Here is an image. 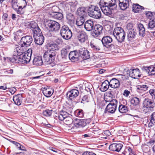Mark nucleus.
Masks as SVG:
<instances>
[{"label":"nucleus","mask_w":155,"mask_h":155,"mask_svg":"<svg viewBox=\"0 0 155 155\" xmlns=\"http://www.w3.org/2000/svg\"><path fill=\"white\" fill-rule=\"evenodd\" d=\"M104 101L106 102L111 103L114 100H116V99H113V97L109 96V95H106L104 98Z\"/></svg>","instance_id":"52"},{"label":"nucleus","mask_w":155,"mask_h":155,"mask_svg":"<svg viewBox=\"0 0 155 155\" xmlns=\"http://www.w3.org/2000/svg\"><path fill=\"white\" fill-rule=\"evenodd\" d=\"M84 22V17H80L77 18L76 24L78 26H81L82 25Z\"/></svg>","instance_id":"45"},{"label":"nucleus","mask_w":155,"mask_h":155,"mask_svg":"<svg viewBox=\"0 0 155 155\" xmlns=\"http://www.w3.org/2000/svg\"><path fill=\"white\" fill-rule=\"evenodd\" d=\"M22 50H21L19 47H17L14 49L12 56L9 58L10 61L13 63L18 62V58L23 52V51L22 52Z\"/></svg>","instance_id":"12"},{"label":"nucleus","mask_w":155,"mask_h":155,"mask_svg":"<svg viewBox=\"0 0 155 155\" xmlns=\"http://www.w3.org/2000/svg\"><path fill=\"white\" fill-rule=\"evenodd\" d=\"M143 105H144L152 109L155 106V103L154 100L147 98L144 99Z\"/></svg>","instance_id":"20"},{"label":"nucleus","mask_w":155,"mask_h":155,"mask_svg":"<svg viewBox=\"0 0 155 155\" xmlns=\"http://www.w3.org/2000/svg\"><path fill=\"white\" fill-rule=\"evenodd\" d=\"M150 120L152 124H155V112L153 113L151 115Z\"/></svg>","instance_id":"58"},{"label":"nucleus","mask_w":155,"mask_h":155,"mask_svg":"<svg viewBox=\"0 0 155 155\" xmlns=\"http://www.w3.org/2000/svg\"><path fill=\"white\" fill-rule=\"evenodd\" d=\"M127 39L129 41L132 40L134 38L136 35V33L134 29H131L128 30L127 32Z\"/></svg>","instance_id":"34"},{"label":"nucleus","mask_w":155,"mask_h":155,"mask_svg":"<svg viewBox=\"0 0 155 155\" xmlns=\"http://www.w3.org/2000/svg\"><path fill=\"white\" fill-rule=\"evenodd\" d=\"M155 27V14H154V16H153V18H152L151 21H150L148 23V28L151 29L154 28Z\"/></svg>","instance_id":"46"},{"label":"nucleus","mask_w":155,"mask_h":155,"mask_svg":"<svg viewBox=\"0 0 155 155\" xmlns=\"http://www.w3.org/2000/svg\"><path fill=\"white\" fill-rule=\"evenodd\" d=\"M79 54L78 51H71L68 54V58L72 62L78 61L79 59Z\"/></svg>","instance_id":"16"},{"label":"nucleus","mask_w":155,"mask_h":155,"mask_svg":"<svg viewBox=\"0 0 155 155\" xmlns=\"http://www.w3.org/2000/svg\"><path fill=\"white\" fill-rule=\"evenodd\" d=\"M110 86L113 88H117L120 85L119 81L115 78H113L109 82Z\"/></svg>","instance_id":"24"},{"label":"nucleus","mask_w":155,"mask_h":155,"mask_svg":"<svg viewBox=\"0 0 155 155\" xmlns=\"http://www.w3.org/2000/svg\"><path fill=\"white\" fill-rule=\"evenodd\" d=\"M31 49H28L27 52L23 54L26 63H28L30 61L31 55Z\"/></svg>","instance_id":"33"},{"label":"nucleus","mask_w":155,"mask_h":155,"mask_svg":"<svg viewBox=\"0 0 155 155\" xmlns=\"http://www.w3.org/2000/svg\"><path fill=\"white\" fill-rule=\"evenodd\" d=\"M25 26L28 28H30L32 31L36 29L37 27H39L37 23L33 21L25 23Z\"/></svg>","instance_id":"30"},{"label":"nucleus","mask_w":155,"mask_h":155,"mask_svg":"<svg viewBox=\"0 0 155 155\" xmlns=\"http://www.w3.org/2000/svg\"><path fill=\"white\" fill-rule=\"evenodd\" d=\"M50 47H51V50L53 51L59 50L60 47V46H58L54 42L50 44Z\"/></svg>","instance_id":"50"},{"label":"nucleus","mask_w":155,"mask_h":155,"mask_svg":"<svg viewBox=\"0 0 155 155\" xmlns=\"http://www.w3.org/2000/svg\"><path fill=\"white\" fill-rule=\"evenodd\" d=\"M118 101L117 100H114L111 103H109L107 106L105 110V113L108 112L111 114L114 113L116 110Z\"/></svg>","instance_id":"9"},{"label":"nucleus","mask_w":155,"mask_h":155,"mask_svg":"<svg viewBox=\"0 0 155 155\" xmlns=\"http://www.w3.org/2000/svg\"><path fill=\"white\" fill-rule=\"evenodd\" d=\"M155 14V13L154 12H146V15L147 18L151 20L153 18V16H154V14Z\"/></svg>","instance_id":"56"},{"label":"nucleus","mask_w":155,"mask_h":155,"mask_svg":"<svg viewBox=\"0 0 155 155\" xmlns=\"http://www.w3.org/2000/svg\"><path fill=\"white\" fill-rule=\"evenodd\" d=\"M85 9L84 8L80 7L77 9L76 13L80 16V17L85 16L86 14Z\"/></svg>","instance_id":"39"},{"label":"nucleus","mask_w":155,"mask_h":155,"mask_svg":"<svg viewBox=\"0 0 155 155\" xmlns=\"http://www.w3.org/2000/svg\"><path fill=\"white\" fill-rule=\"evenodd\" d=\"M78 4L76 0H71L68 3V6L71 12H74Z\"/></svg>","instance_id":"28"},{"label":"nucleus","mask_w":155,"mask_h":155,"mask_svg":"<svg viewBox=\"0 0 155 155\" xmlns=\"http://www.w3.org/2000/svg\"><path fill=\"white\" fill-rule=\"evenodd\" d=\"M123 146V144L121 143H113L110 145L109 149L113 151L119 152L122 148Z\"/></svg>","instance_id":"15"},{"label":"nucleus","mask_w":155,"mask_h":155,"mask_svg":"<svg viewBox=\"0 0 155 155\" xmlns=\"http://www.w3.org/2000/svg\"><path fill=\"white\" fill-rule=\"evenodd\" d=\"M36 29L32 31L33 33V37H35L42 34L41 29L39 27H37Z\"/></svg>","instance_id":"47"},{"label":"nucleus","mask_w":155,"mask_h":155,"mask_svg":"<svg viewBox=\"0 0 155 155\" xmlns=\"http://www.w3.org/2000/svg\"><path fill=\"white\" fill-rule=\"evenodd\" d=\"M44 95L47 97H50L53 93V90L51 89H48L45 90H42Z\"/></svg>","instance_id":"42"},{"label":"nucleus","mask_w":155,"mask_h":155,"mask_svg":"<svg viewBox=\"0 0 155 155\" xmlns=\"http://www.w3.org/2000/svg\"><path fill=\"white\" fill-rule=\"evenodd\" d=\"M26 0H11V4L12 8L16 13L19 14H24V9L27 5Z\"/></svg>","instance_id":"1"},{"label":"nucleus","mask_w":155,"mask_h":155,"mask_svg":"<svg viewBox=\"0 0 155 155\" xmlns=\"http://www.w3.org/2000/svg\"><path fill=\"white\" fill-rule=\"evenodd\" d=\"M56 53L55 51L51 52V50L45 52L43 55V58L47 64H49L53 67L55 65L54 62L55 59Z\"/></svg>","instance_id":"3"},{"label":"nucleus","mask_w":155,"mask_h":155,"mask_svg":"<svg viewBox=\"0 0 155 155\" xmlns=\"http://www.w3.org/2000/svg\"><path fill=\"white\" fill-rule=\"evenodd\" d=\"M118 92L117 90L113 89L111 90L110 91H109L107 93V95H109V96L113 97L115 95V93L117 94Z\"/></svg>","instance_id":"53"},{"label":"nucleus","mask_w":155,"mask_h":155,"mask_svg":"<svg viewBox=\"0 0 155 155\" xmlns=\"http://www.w3.org/2000/svg\"><path fill=\"white\" fill-rule=\"evenodd\" d=\"M127 28L128 30L131 29H132L133 27V25L131 23H128L127 26Z\"/></svg>","instance_id":"63"},{"label":"nucleus","mask_w":155,"mask_h":155,"mask_svg":"<svg viewBox=\"0 0 155 155\" xmlns=\"http://www.w3.org/2000/svg\"><path fill=\"white\" fill-rule=\"evenodd\" d=\"M110 86V83L107 80H105L102 83L100 88L101 91L104 92L106 91Z\"/></svg>","instance_id":"31"},{"label":"nucleus","mask_w":155,"mask_h":155,"mask_svg":"<svg viewBox=\"0 0 155 155\" xmlns=\"http://www.w3.org/2000/svg\"><path fill=\"white\" fill-rule=\"evenodd\" d=\"M60 35L62 38L65 40H68L72 36V33L68 27L67 25L63 26L61 28Z\"/></svg>","instance_id":"8"},{"label":"nucleus","mask_w":155,"mask_h":155,"mask_svg":"<svg viewBox=\"0 0 155 155\" xmlns=\"http://www.w3.org/2000/svg\"><path fill=\"white\" fill-rule=\"evenodd\" d=\"M116 0H100L99 2V5H107L113 6L116 7Z\"/></svg>","instance_id":"18"},{"label":"nucleus","mask_w":155,"mask_h":155,"mask_svg":"<svg viewBox=\"0 0 155 155\" xmlns=\"http://www.w3.org/2000/svg\"><path fill=\"white\" fill-rule=\"evenodd\" d=\"M152 109L147 106L143 105L142 110L145 113H149L151 111Z\"/></svg>","instance_id":"55"},{"label":"nucleus","mask_w":155,"mask_h":155,"mask_svg":"<svg viewBox=\"0 0 155 155\" xmlns=\"http://www.w3.org/2000/svg\"><path fill=\"white\" fill-rule=\"evenodd\" d=\"M66 18L68 24L72 25L74 22L75 18L74 15L71 13L67 14L66 15Z\"/></svg>","instance_id":"32"},{"label":"nucleus","mask_w":155,"mask_h":155,"mask_svg":"<svg viewBox=\"0 0 155 155\" xmlns=\"http://www.w3.org/2000/svg\"><path fill=\"white\" fill-rule=\"evenodd\" d=\"M118 110L121 113H127L128 111V108L126 105L120 104L119 106Z\"/></svg>","instance_id":"37"},{"label":"nucleus","mask_w":155,"mask_h":155,"mask_svg":"<svg viewBox=\"0 0 155 155\" xmlns=\"http://www.w3.org/2000/svg\"><path fill=\"white\" fill-rule=\"evenodd\" d=\"M140 101V98L137 97H134L130 100L131 104L135 106L138 105Z\"/></svg>","instance_id":"38"},{"label":"nucleus","mask_w":155,"mask_h":155,"mask_svg":"<svg viewBox=\"0 0 155 155\" xmlns=\"http://www.w3.org/2000/svg\"><path fill=\"white\" fill-rule=\"evenodd\" d=\"M68 51L65 48H63L61 51V57L62 59H66L68 57Z\"/></svg>","instance_id":"44"},{"label":"nucleus","mask_w":155,"mask_h":155,"mask_svg":"<svg viewBox=\"0 0 155 155\" xmlns=\"http://www.w3.org/2000/svg\"><path fill=\"white\" fill-rule=\"evenodd\" d=\"M78 52L80 57L84 60L88 59L90 58L89 52L84 48H80Z\"/></svg>","instance_id":"17"},{"label":"nucleus","mask_w":155,"mask_h":155,"mask_svg":"<svg viewBox=\"0 0 155 155\" xmlns=\"http://www.w3.org/2000/svg\"><path fill=\"white\" fill-rule=\"evenodd\" d=\"M54 119L61 121L64 120V123L67 125L71 124L73 122V119L69 116L68 113L63 110L60 111L58 114L56 113Z\"/></svg>","instance_id":"2"},{"label":"nucleus","mask_w":155,"mask_h":155,"mask_svg":"<svg viewBox=\"0 0 155 155\" xmlns=\"http://www.w3.org/2000/svg\"><path fill=\"white\" fill-rule=\"evenodd\" d=\"M18 62H16L15 63H19L20 62L22 63H26L25 61V60L24 58V55L23 54H21L20 57L18 58Z\"/></svg>","instance_id":"54"},{"label":"nucleus","mask_w":155,"mask_h":155,"mask_svg":"<svg viewBox=\"0 0 155 155\" xmlns=\"http://www.w3.org/2000/svg\"><path fill=\"white\" fill-rule=\"evenodd\" d=\"M94 22L91 20L87 21L84 23V28L88 31H91L93 29L94 27Z\"/></svg>","instance_id":"22"},{"label":"nucleus","mask_w":155,"mask_h":155,"mask_svg":"<svg viewBox=\"0 0 155 155\" xmlns=\"http://www.w3.org/2000/svg\"><path fill=\"white\" fill-rule=\"evenodd\" d=\"M88 101V96L87 95H84L81 99V103L83 104H85Z\"/></svg>","instance_id":"59"},{"label":"nucleus","mask_w":155,"mask_h":155,"mask_svg":"<svg viewBox=\"0 0 155 155\" xmlns=\"http://www.w3.org/2000/svg\"><path fill=\"white\" fill-rule=\"evenodd\" d=\"M88 35L85 32L81 31L77 35L78 40L81 43H84L88 39Z\"/></svg>","instance_id":"21"},{"label":"nucleus","mask_w":155,"mask_h":155,"mask_svg":"<svg viewBox=\"0 0 155 155\" xmlns=\"http://www.w3.org/2000/svg\"><path fill=\"white\" fill-rule=\"evenodd\" d=\"M52 110L46 109V110L43 111L42 114L43 115L46 117H49L51 116L52 114Z\"/></svg>","instance_id":"48"},{"label":"nucleus","mask_w":155,"mask_h":155,"mask_svg":"<svg viewBox=\"0 0 155 155\" xmlns=\"http://www.w3.org/2000/svg\"><path fill=\"white\" fill-rule=\"evenodd\" d=\"M127 73L128 75L134 79L140 77L141 74L140 70L137 68L128 69L127 71Z\"/></svg>","instance_id":"10"},{"label":"nucleus","mask_w":155,"mask_h":155,"mask_svg":"<svg viewBox=\"0 0 155 155\" xmlns=\"http://www.w3.org/2000/svg\"><path fill=\"white\" fill-rule=\"evenodd\" d=\"M149 92L152 97L155 98V89H151L149 91Z\"/></svg>","instance_id":"60"},{"label":"nucleus","mask_w":155,"mask_h":155,"mask_svg":"<svg viewBox=\"0 0 155 155\" xmlns=\"http://www.w3.org/2000/svg\"><path fill=\"white\" fill-rule=\"evenodd\" d=\"M51 15L54 18L59 20L62 19L63 18V14L61 12H53Z\"/></svg>","instance_id":"36"},{"label":"nucleus","mask_w":155,"mask_h":155,"mask_svg":"<svg viewBox=\"0 0 155 155\" xmlns=\"http://www.w3.org/2000/svg\"><path fill=\"white\" fill-rule=\"evenodd\" d=\"M104 134L107 136H109L111 135L110 132L109 130H106L104 131Z\"/></svg>","instance_id":"64"},{"label":"nucleus","mask_w":155,"mask_h":155,"mask_svg":"<svg viewBox=\"0 0 155 155\" xmlns=\"http://www.w3.org/2000/svg\"><path fill=\"white\" fill-rule=\"evenodd\" d=\"M33 40L32 37L27 35L22 37L21 39V47H28L30 46Z\"/></svg>","instance_id":"11"},{"label":"nucleus","mask_w":155,"mask_h":155,"mask_svg":"<svg viewBox=\"0 0 155 155\" xmlns=\"http://www.w3.org/2000/svg\"><path fill=\"white\" fill-rule=\"evenodd\" d=\"M74 123V125L72 127H69L68 130L70 131V132H75L77 128L84 127L86 126L87 124L84 120L78 118L75 119Z\"/></svg>","instance_id":"7"},{"label":"nucleus","mask_w":155,"mask_h":155,"mask_svg":"<svg viewBox=\"0 0 155 155\" xmlns=\"http://www.w3.org/2000/svg\"><path fill=\"white\" fill-rule=\"evenodd\" d=\"M149 87L148 85L144 84L139 85L137 88V91L139 92H143L147 91Z\"/></svg>","instance_id":"40"},{"label":"nucleus","mask_w":155,"mask_h":155,"mask_svg":"<svg viewBox=\"0 0 155 155\" xmlns=\"http://www.w3.org/2000/svg\"><path fill=\"white\" fill-rule=\"evenodd\" d=\"M103 26L99 24L95 25L93 28V32L92 33V36L97 38L103 33Z\"/></svg>","instance_id":"13"},{"label":"nucleus","mask_w":155,"mask_h":155,"mask_svg":"<svg viewBox=\"0 0 155 155\" xmlns=\"http://www.w3.org/2000/svg\"><path fill=\"white\" fill-rule=\"evenodd\" d=\"M138 27L139 30V34L140 35L144 36L145 34V29L143 25L140 23L138 25Z\"/></svg>","instance_id":"41"},{"label":"nucleus","mask_w":155,"mask_h":155,"mask_svg":"<svg viewBox=\"0 0 155 155\" xmlns=\"http://www.w3.org/2000/svg\"><path fill=\"white\" fill-rule=\"evenodd\" d=\"M75 115L79 117H82L84 116L83 111L81 109L76 110L75 111Z\"/></svg>","instance_id":"49"},{"label":"nucleus","mask_w":155,"mask_h":155,"mask_svg":"<svg viewBox=\"0 0 155 155\" xmlns=\"http://www.w3.org/2000/svg\"><path fill=\"white\" fill-rule=\"evenodd\" d=\"M13 101L17 105H20L21 104L22 101V95L18 94L14 96L13 98Z\"/></svg>","instance_id":"25"},{"label":"nucleus","mask_w":155,"mask_h":155,"mask_svg":"<svg viewBox=\"0 0 155 155\" xmlns=\"http://www.w3.org/2000/svg\"><path fill=\"white\" fill-rule=\"evenodd\" d=\"M34 41L36 44L38 45H41L43 43L44 41V37L42 34L34 37Z\"/></svg>","instance_id":"27"},{"label":"nucleus","mask_w":155,"mask_h":155,"mask_svg":"<svg viewBox=\"0 0 155 155\" xmlns=\"http://www.w3.org/2000/svg\"><path fill=\"white\" fill-rule=\"evenodd\" d=\"M87 13L89 16L94 18L99 19L101 17V12L97 7L92 6L89 7L87 10Z\"/></svg>","instance_id":"5"},{"label":"nucleus","mask_w":155,"mask_h":155,"mask_svg":"<svg viewBox=\"0 0 155 155\" xmlns=\"http://www.w3.org/2000/svg\"><path fill=\"white\" fill-rule=\"evenodd\" d=\"M122 153L125 155H132L133 152L130 147H126Z\"/></svg>","instance_id":"43"},{"label":"nucleus","mask_w":155,"mask_h":155,"mask_svg":"<svg viewBox=\"0 0 155 155\" xmlns=\"http://www.w3.org/2000/svg\"><path fill=\"white\" fill-rule=\"evenodd\" d=\"M79 94V91L76 89H73L68 92L67 96L70 100H72L77 97Z\"/></svg>","instance_id":"19"},{"label":"nucleus","mask_w":155,"mask_h":155,"mask_svg":"<svg viewBox=\"0 0 155 155\" xmlns=\"http://www.w3.org/2000/svg\"><path fill=\"white\" fill-rule=\"evenodd\" d=\"M113 34L118 43H121L124 42L126 33L122 28H115L114 30Z\"/></svg>","instance_id":"4"},{"label":"nucleus","mask_w":155,"mask_h":155,"mask_svg":"<svg viewBox=\"0 0 155 155\" xmlns=\"http://www.w3.org/2000/svg\"><path fill=\"white\" fill-rule=\"evenodd\" d=\"M90 46L91 47L92 50L95 52L100 51L101 50L99 47L96 44L91 43Z\"/></svg>","instance_id":"51"},{"label":"nucleus","mask_w":155,"mask_h":155,"mask_svg":"<svg viewBox=\"0 0 155 155\" xmlns=\"http://www.w3.org/2000/svg\"><path fill=\"white\" fill-rule=\"evenodd\" d=\"M119 6L120 8L123 10H124L128 7L129 5V0H118Z\"/></svg>","instance_id":"23"},{"label":"nucleus","mask_w":155,"mask_h":155,"mask_svg":"<svg viewBox=\"0 0 155 155\" xmlns=\"http://www.w3.org/2000/svg\"><path fill=\"white\" fill-rule=\"evenodd\" d=\"M103 13L107 15H109L112 14V10L115 8L113 6L107 5H99Z\"/></svg>","instance_id":"14"},{"label":"nucleus","mask_w":155,"mask_h":155,"mask_svg":"<svg viewBox=\"0 0 155 155\" xmlns=\"http://www.w3.org/2000/svg\"><path fill=\"white\" fill-rule=\"evenodd\" d=\"M82 155H96L92 152L85 151L83 153Z\"/></svg>","instance_id":"61"},{"label":"nucleus","mask_w":155,"mask_h":155,"mask_svg":"<svg viewBox=\"0 0 155 155\" xmlns=\"http://www.w3.org/2000/svg\"><path fill=\"white\" fill-rule=\"evenodd\" d=\"M143 9V7L139 5L138 4H134L133 5V11L134 12H140Z\"/></svg>","instance_id":"35"},{"label":"nucleus","mask_w":155,"mask_h":155,"mask_svg":"<svg viewBox=\"0 0 155 155\" xmlns=\"http://www.w3.org/2000/svg\"><path fill=\"white\" fill-rule=\"evenodd\" d=\"M46 28L50 31L56 32L60 28V24L55 21L48 20L45 22Z\"/></svg>","instance_id":"6"},{"label":"nucleus","mask_w":155,"mask_h":155,"mask_svg":"<svg viewBox=\"0 0 155 155\" xmlns=\"http://www.w3.org/2000/svg\"><path fill=\"white\" fill-rule=\"evenodd\" d=\"M112 41V38L108 36L104 37L101 40V42L103 46L106 47H107L106 45L110 43Z\"/></svg>","instance_id":"26"},{"label":"nucleus","mask_w":155,"mask_h":155,"mask_svg":"<svg viewBox=\"0 0 155 155\" xmlns=\"http://www.w3.org/2000/svg\"><path fill=\"white\" fill-rule=\"evenodd\" d=\"M58 46H60L61 45L62 43V39L60 38H58L56 39L54 42Z\"/></svg>","instance_id":"57"},{"label":"nucleus","mask_w":155,"mask_h":155,"mask_svg":"<svg viewBox=\"0 0 155 155\" xmlns=\"http://www.w3.org/2000/svg\"><path fill=\"white\" fill-rule=\"evenodd\" d=\"M43 61L41 56H37L35 57L33 61V65L36 66H41L42 65Z\"/></svg>","instance_id":"29"},{"label":"nucleus","mask_w":155,"mask_h":155,"mask_svg":"<svg viewBox=\"0 0 155 155\" xmlns=\"http://www.w3.org/2000/svg\"><path fill=\"white\" fill-rule=\"evenodd\" d=\"M130 93V91H128L127 90H124L123 93V95L126 96V97H128L129 94Z\"/></svg>","instance_id":"62"}]
</instances>
